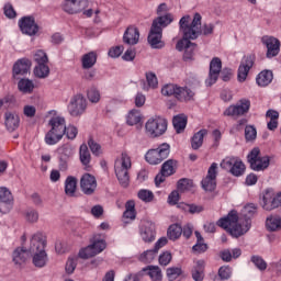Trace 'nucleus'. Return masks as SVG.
Masks as SVG:
<instances>
[{"instance_id":"nucleus-3","label":"nucleus","mask_w":281,"mask_h":281,"mask_svg":"<svg viewBox=\"0 0 281 281\" xmlns=\"http://www.w3.org/2000/svg\"><path fill=\"white\" fill-rule=\"evenodd\" d=\"M172 21H175V18L172 16V14L158 16L153 21V24L147 37V41L150 47H153V49H161L162 47H165L166 44L164 43V41H161L164 36V27H168V25H170Z\"/></svg>"},{"instance_id":"nucleus-46","label":"nucleus","mask_w":281,"mask_h":281,"mask_svg":"<svg viewBox=\"0 0 281 281\" xmlns=\"http://www.w3.org/2000/svg\"><path fill=\"white\" fill-rule=\"evenodd\" d=\"M183 270L180 267H171L167 269V278L169 281H175L182 276Z\"/></svg>"},{"instance_id":"nucleus-18","label":"nucleus","mask_w":281,"mask_h":281,"mask_svg":"<svg viewBox=\"0 0 281 281\" xmlns=\"http://www.w3.org/2000/svg\"><path fill=\"white\" fill-rule=\"evenodd\" d=\"M262 45H265L267 52H266V58H276L278 54H280V40L266 35L261 38Z\"/></svg>"},{"instance_id":"nucleus-53","label":"nucleus","mask_w":281,"mask_h":281,"mask_svg":"<svg viewBox=\"0 0 281 281\" xmlns=\"http://www.w3.org/2000/svg\"><path fill=\"white\" fill-rule=\"evenodd\" d=\"M251 262L255 263V266L257 267V269H259V271L267 270V261H265V259H262V257L252 256L251 257Z\"/></svg>"},{"instance_id":"nucleus-16","label":"nucleus","mask_w":281,"mask_h":281,"mask_svg":"<svg viewBox=\"0 0 281 281\" xmlns=\"http://www.w3.org/2000/svg\"><path fill=\"white\" fill-rule=\"evenodd\" d=\"M218 175V164L213 162L207 170V175L202 179V188L205 192H214L216 190V177Z\"/></svg>"},{"instance_id":"nucleus-49","label":"nucleus","mask_w":281,"mask_h":281,"mask_svg":"<svg viewBox=\"0 0 281 281\" xmlns=\"http://www.w3.org/2000/svg\"><path fill=\"white\" fill-rule=\"evenodd\" d=\"M76 267H78V257H69L65 267L66 273H68V276H71V273L76 271Z\"/></svg>"},{"instance_id":"nucleus-58","label":"nucleus","mask_w":281,"mask_h":281,"mask_svg":"<svg viewBox=\"0 0 281 281\" xmlns=\"http://www.w3.org/2000/svg\"><path fill=\"white\" fill-rule=\"evenodd\" d=\"M171 261L172 254H170L169 251H165L159 256V265H161V267H168V265H170Z\"/></svg>"},{"instance_id":"nucleus-36","label":"nucleus","mask_w":281,"mask_h":281,"mask_svg":"<svg viewBox=\"0 0 281 281\" xmlns=\"http://www.w3.org/2000/svg\"><path fill=\"white\" fill-rule=\"evenodd\" d=\"M207 135V130H200L195 133L191 140V146L193 150H199L200 147L203 146V138Z\"/></svg>"},{"instance_id":"nucleus-63","label":"nucleus","mask_w":281,"mask_h":281,"mask_svg":"<svg viewBox=\"0 0 281 281\" xmlns=\"http://www.w3.org/2000/svg\"><path fill=\"white\" fill-rule=\"evenodd\" d=\"M234 76V72H232V69L229 68H224L221 72H220V78L224 81V82H229L232 80V77Z\"/></svg>"},{"instance_id":"nucleus-60","label":"nucleus","mask_w":281,"mask_h":281,"mask_svg":"<svg viewBox=\"0 0 281 281\" xmlns=\"http://www.w3.org/2000/svg\"><path fill=\"white\" fill-rule=\"evenodd\" d=\"M3 12L7 19H16V11L14 10V7H12L11 3L4 4Z\"/></svg>"},{"instance_id":"nucleus-57","label":"nucleus","mask_w":281,"mask_h":281,"mask_svg":"<svg viewBox=\"0 0 281 281\" xmlns=\"http://www.w3.org/2000/svg\"><path fill=\"white\" fill-rule=\"evenodd\" d=\"M221 280H229L232 278V268L229 266H223L218 270Z\"/></svg>"},{"instance_id":"nucleus-26","label":"nucleus","mask_w":281,"mask_h":281,"mask_svg":"<svg viewBox=\"0 0 281 281\" xmlns=\"http://www.w3.org/2000/svg\"><path fill=\"white\" fill-rule=\"evenodd\" d=\"M179 102H190L194 99V93L188 87H179L176 90V97Z\"/></svg>"},{"instance_id":"nucleus-43","label":"nucleus","mask_w":281,"mask_h":281,"mask_svg":"<svg viewBox=\"0 0 281 281\" xmlns=\"http://www.w3.org/2000/svg\"><path fill=\"white\" fill-rule=\"evenodd\" d=\"M91 245L93 246L94 251H97V255L102 254V251L106 249V241L95 236L92 238Z\"/></svg>"},{"instance_id":"nucleus-55","label":"nucleus","mask_w":281,"mask_h":281,"mask_svg":"<svg viewBox=\"0 0 281 281\" xmlns=\"http://www.w3.org/2000/svg\"><path fill=\"white\" fill-rule=\"evenodd\" d=\"M0 201L2 202H14V198H12V192L7 188H0Z\"/></svg>"},{"instance_id":"nucleus-12","label":"nucleus","mask_w":281,"mask_h":281,"mask_svg":"<svg viewBox=\"0 0 281 281\" xmlns=\"http://www.w3.org/2000/svg\"><path fill=\"white\" fill-rule=\"evenodd\" d=\"M87 111V99L82 93H77L71 97L68 104V113L71 117H80Z\"/></svg>"},{"instance_id":"nucleus-33","label":"nucleus","mask_w":281,"mask_h":281,"mask_svg":"<svg viewBox=\"0 0 281 281\" xmlns=\"http://www.w3.org/2000/svg\"><path fill=\"white\" fill-rule=\"evenodd\" d=\"M172 124L176 133H183L186 126H188V116L183 114L177 115L173 117Z\"/></svg>"},{"instance_id":"nucleus-59","label":"nucleus","mask_w":281,"mask_h":281,"mask_svg":"<svg viewBox=\"0 0 281 281\" xmlns=\"http://www.w3.org/2000/svg\"><path fill=\"white\" fill-rule=\"evenodd\" d=\"M58 151L60 153L61 157L65 159H69L74 155V149L70 145H63L58 148Z\"/></svg>"},{"instance_id":"nucleus-4","label":"nucleus","mask_w":281,"mask_h":281,"mask_svg":"<svg viewBox=\"0 0 281 281\" xmlns=\"http://www.w3.org/2000/svg\"><path fill=\"white\" fill-rule=\"evenodd\" d=\"M48 125L50 130L45 135V142L48 146H54L65 137L67 131V122L64 116H53Z\"/></svg>"},{"instance_id":"nucleus-64","label":"nucleus","mask_w":281,"mask_h":281,"mask_svg":"<svg viewBox=\"0 0 281 281\" xmlns=\"http://www.w3.org/2000/svg\"><path fill=\"white\" fill-rule=\"evenodd\" d=\"M13 205H14V202L0 201V213L8 214L10 212V210H12Z\"/></svg>"},{"instance_id":"nucleus-13","label":"nucleus","mask_w":281,"mask_h":281,"mask_svg":"<svg viewBox=\"0 0 281 281\" xmlns=\"http://www.w3.org/2000/svg\"><path fill=\"white\" fill-rule=\"evenodd\" d=\"M249 109H251V101L248 99H241L235 105H229L223 113L226 117H240V115H245L249 113Z\"/></svg>"},{"instance_id":"nucleus-44","label":"nucleus","mask_w":281,"mask_h":281,"mask_svg":"<svg viewBox=\"0 0 281 281\" xmlns=\"http://www.w3.org/2000/svg\"><path fill=\"white\" fill-rule=\"evenodd\" d=\"M88 146L94 157H100V155H102V146L100 143L95 142L93 137L89 138Z\"/></svg>"},{"instance_id":"nucleus-41","label":"nucleus","mask_w":281,"mask_h":281,"mask_svg":"<svg viewBox=\"0 0 281 281\" xmlns=\"http://www.w3.org/2000/svg\"><path fill=\"white\" fill-rule=\"evenodd\" d=\"M18 89L22 93H32V91H34V82L30 79H21L18 82Z\"/></svg>"},{"instance_id":"nucleus-2","label":"nucleus","mask_w":281,"mask_h":281,"mask_svg":"<svg viewBox=\"0 0 281 281\" xmlns=\"http://www.w3.org/2000/svg\"><path fill=\"white\" fill-rule=\"evenodd\" d=\"M256 213L255 204H247L244 207L245 217L238 216V212L231 211L226 217L217 221L218 227L226 229L233 236V238H240L245 236L248 229L251 227V220L249 218Z\"/></svg>"},{"instance_id":"nucleus-52","label":"nucleus","mask_w":281,"mask_h":281,"mask_svg":"<svg viewBox=\"0 0 281 281\" xmlns=\"http://www.w3.org/2000/svg\"><path fill=\"white\" fill-rule=\"evenodd\" d=\"M258 135V132L256 131V127L251 125H247L245 127V137L247 142H254Z\"/></svg>"},{"instance_id":"nucleus-6","label":"nucleus","mask_w":281,"mask_h":281,"mask_svg":"<svg viewBox=\"0 0 281 281\" xmlns=\"http://www.w3.org/2000/svg\"><path fill=\"white\" fill-rule=\"evenodd\" d=\"M36 235H33L31 238V246L29 248L18 247L12 254L14 265L21 267L25 265L30 258H33V265H36V254H34V247H36Z\"/></svg>"},{"instance_id":"nucleus-11","label":"nucleus","mask_w":281,"mask_h":281,"mask_svg":"<svg viewBox=\"0 0 281 281\" xmlns=\"http://www.w3.org/2000/svg\"><path fill=\"white\" fill-rule=\"evenodd\" d=\"M251 170L260 172V170H267L269 168V157L260 155V148L255 147L247 156Z\"/></svg>"},{"instance_id":"nucleus-15","label":"nucleus","mask_w":281,"mask_h":281,"mask_svg":"<svg viewBox=\"0 0 281 281\" xmlns=\"http://www.w3.org/2000/svg\"><path fill=\"white\" fill-rule=\"evenodd\" d=\"M256 63V55H247L245 56L237 70V80L238 82H245L247 80V76H249V71L254 67Z\"/></svg>"},{"instance_id":"nucleus-32","label":"nucleus","mask_w":281,"mask_h":281,"mask_svg":"<svg viewBox=\"0 0 281 281\" xmlns=\"http://www.w3.org/2000/svg\"><path fill=\"white\" fill-rule=\"evenodd\" d=\"M98 63V54L90 52L81 57L82 69H91Z\"/></svg>"},{"instance_id":"nucleus-61","label":"nucleus","mask_w":281,"mask_h":281,"mask_svg":"<svg viewBox=\"0 0 281 281\" xmlns=\"http://www.w3.org/2000/svg\"><path fill=\"white\" fill-rule=\"evenodd\" d=\"M65 135L68 139H76V137L78 136V127L69 125L68 127H66Z\"/></svg>"},{"instance_id":"nucleus-20","label":"nucleus","mask_w":281,"mask_h":281,"mask_svg":"<svg viewBox=\"0 0 281 281\" xmlns=\"http://www.w3.org/2000/svg\"><path fill=\"white\" fill-rule=\"evenodd\" d=\"M263 210H267V212H271V210H276L280 207L281 205V192L273 193V191H266L263 194Z\"/></svg>"},{"instance_id":"nucleus-8","label":"nucleus","mask_w":281,"mask_h":281,"mask_svg":"<svg viewBox=\"0 0 281 281\" xmlns=\"http://www.w3.org/2000/svg\"><path fill=\"white\" fill-rule=\"evenodd\" d=\"M89 8V0H65L63 3V11L68 14H80L83 12L85 16H93V10ZM88 9V10H86Z\"/></svg>"},{"instance_id":"nucleus-23","label":"nucleus","mask_w":281,"mask_h":281,"mask_svg":"<svg viewBox=\"0 0 281 281\" xmlns=\"http://www.w3.org/2000/svg\"><path fill=\"white\" fill-rule=\"evenodd\" d=\"M32 67V61L30 59H20L13 65V77L19 78V76H25Z\"/></svg>"},{"instance_id":"nucleus-38","label":"nucleus","mask_w":281,"mask_h":281,"mask_svg":"<svg viewBox=\"0 0 281 281\" xmlns=\"http://www.w3.org/2000/svg\"><path fill=\"white\" fill-rule=\"evenodd\" d=\"M146 82H143V90L148 91V89H157L159 81L157 80V75L154 72H147L146 74Z\"/></svg>"},{"instance_id":"nucleus-9","label":"nucleus","mask_w":281,"mask_h":281,"mask_svg":"<svg viewBox=\"0 0 281 281\" xmlns=\"http://www.w3.org/2000/svg\"><path fill=\"white\" fill-rule=\"evenodd\" d=\"M36 267L37 269H43L49 262V257L45 248L47 247V235L43 232H38L36 235Z\"/></svg>"},{"instance_id":"nucleus-42","label":"nucleus","mask_w":281,"mask_h":281,"mask_svg":"<svg viewBox=\"0 0 281 281\" xmlns=\"http://www.w3.org/2000/svg\"><path fill=\"white\" fill-rule=\"evenodd\" d=\"M231 173H233L234 177H243V175H245V164L243 160L236 158L231 169Z\"/></svg>"},{"instance_id":"nucleus-1","label":"nucleus","mask_w":281,"mask_h":281,"mask_svg":"<svg viewBox=\"0 0 281 281\" xmlns=\"http://www.w3.org/2000/svg\"><path fill=\"white\" fill-rule=\"evenodd\" d=\"M190 21V15H184L179 21L182 38L178 41L176 49H178V52L184 50V60H192V58H194V49H196V44L190 41L199 38V34L201 32L199 30V25H201V14L195 13L192 22Z\"/></svg>"},{"instance_id":"nucleus-5","label":"nucleus","mask_w":281,"mask_h":281,"mask_svg":"<svg viewBox=\"0 0 281 281\" xmlns=\"http://www.w3.org/2000/svg\"><path fill=\"white\" fill-rule=\"evenodd\" d=\"M131 168H133V162L126 153H122L114 161V172L123 188H128L131 183V176H128Z\"/></svg>"},{"instance_id":"nucleus-34","label":"nucleus","mask_w":281,"mask_h":281,"mask_svg":"<svg viewBox=\"0 0 281 281\" xmlns=\"http://www.w3.org/2000/svg\"><path fill=\"white\" fill-rule=\"evenodd\" d=\"M142 123V112L139 110H131L126 116V124L128 126H137Z\"/></svg>"},{"instance_id":"nucleus-51","label":"nucleus","mask_w":281,"mask_h":281,"mask_svg":"<svg viewBox=\"0 0 281 281\" xmlns=\"http://www.w3.org/2000/svg\"><path fill=\"white\" fill-rule=\"evenodd\" d=\"M178 87L179 86L175 83H168L161 89V93L164 95H167L168 98H170V95H173V98H176Z\"/></svg>"},{"instance_id":"nucleus-17","label":"nucleus","mask_w":281,"mask_h":281,"mask_svg":"<svg viewBox=\"0 0 281 281\" xmlns=\"http://www.w3.org/2000/svg\"><path fill=\"white\" fill-rule=\"evenodd\" d=\"M223 61L218 57H214L210 63L209 77L205 80L206 87H212V85H216L218 80V76L223 71Z\"/></svg>"},{"instance_id":"nucleus-14","label":"nucleus","mask_w":281,"mask_h":281,"mask_svg":"<svg viewBox=\"0 0 281 281\" xmlns=\"http://www.w3.org/2000/svg\"><path fill=\"white\" fill-rule=\"evenodd\" d=\"M36 78H49V57H47V53L40 49L36 52Z\"/></svg>"},{"instance_id":"nucleus-39","label":"nucleus","mask_w":281,"mask_h":281,"mask_svg":"<svg viewBox=\"0 0 281 281\" xmlns=\"http://www.w3.org/2000/svg\"><path fill=\"white\" fill-rule=\"evenodd\" d=\"M181 234H183V228L178 224L169 226L167 231V235L170 240H177L181 237Z\"/></svg>"},{"instance_id":"nucleus-28","label":"nucleus","mask_w":281,"mask_h":281,"mask_svg":"<svg viewBox=\"0 0 281 281\" xmlns=\"http://www.w3.org/2000/svg\"><path fill=\"white\" fill-rule=\"evenodd\" d=\"M78 188V179L72 176H68L65 180V194L67 196H76V190Z\"/></svg>"},{"instance_id":"nucleus-25","label":"nucleus","mask_w":281,"mask_h":281,"mask_svg":"<svg viewBox=\"0 0 281 281\" xmlns=\"http://www.w3.org/2000/svg\"><path fill=\"white\" fill-rule=\"evenodd\" d=\"M123 41L127 45H137V43H139V30L135 26L127 27Z\"/></svg>"},{"instance_id":"nucleus-24","label":"nucleus","mask_w":281,"mask_h":281,"mask_svg":"<svg viewBox=\"0 0 281 281\" xmlns=\"http://www.w3.org/2000/svg\"><path fill=\"white\" fill-rule=\"evenodd\" d=\"M191 276L194 281L205 280V261L203 259L196 260L191 270Z\"/></svg>"},{"instance_id":"nucleus-40","label":"nucleus","mask_w":281,"mask_h":281,"mask_svg":"<svg viewBox=\"0 0 281 281\" xmlns=\"http://www.w3.org/2000/svg\"><path fill=\"white\" fill-rule=\"evenodd\" d=\"M135 201L130 200L125 203V212L123 213V218H128L130 221H135Z\"/></svg>"},{"instance_id":"nucleus-21","label":"nucleus","mask_w":281,"mask_h":281,"mask_svg":"<svg viewBox=\"0 0 281 281\" xmlns=\"http://www.w3.org/2000/svg\"><path fill=\"white\" fill-rule=\"evenodd\" d=\"M98 188V180L90 173H85L80 179V189L83 194L91 195Z\"/></svg>"},{"instance_id":"nucleus-35","label":"nucleus","mask_w":281,"mask_h":281,"mask_svg":"<svg viewBox=\"0 0 281 281\" xmlns=\"http://www.w3.org/2000/svg\"><path fill=\"white\" fill-rule=\"evenodd\" d=\"M143 271H147L150 280L153 281H161L164 280V274L161 273V268L158 266H148L147 268L143 269Z\"/></svg>"},{"instance_id":"nucleus-56","label":"nucleus","mask_w":281,"mask_h":281,"mask_svg":"<svg viewBox=\"0 0 281 281\" xmlns=\"http://www.w3.org/2000/svg\"><path fill=\"white\" fill-rule=\"evenodd\" d=\"M236 159V157H226L224 160H222L221 168H223L224 170H229V172H232V168L234 167Z\"/></svg>"},{"instance_id":"nucleus-48","label":"nucleus","mask_w":281,"mask_h":281,"mask_svg":"<svg viewBox=\"0 0 281 281\" xmlns=\"http://www.w3.org/2000/svg\"><path fill=\"white\" fill-rule=\"evenodd\" d=\"M138 199L145 203H150L155 199V194L150 190L142 189L138 191Z\"/></svg>"},{"instance_id":"nucleus-47","label":"nucleus","mask_w":281,"mask_h":281,"mask_svg":"<svg viewBox=\"0 0 281 281\" xmlns=\"http://www.w3.org/2000/svg\"><path fill=\"white\" fill-rule=\"evenodd\" d=\"M157 256V251L156 249H150V250H146L144 251L140 256H139V260L140 262H151L155 260V257Z\"/></svg>"},{"instance_id":"nucleus-29","label":"nucleus","mask_w":281,"mask_h":281,"mask_svg":"<svg viewBox=\"0 0 281 281\" xmlns=\"http://www.w3.org/2000/svg\"><path fill=\"white\" fill-rule=\"evenodd\" d=\"M79 159L82 164V166H85L86 170H89L90 168V164H91V153L89 151V147L87 146V144H82L79 148Z\"/></svg>"},{"instance_id":"nucleus-27","label":"nucleus","mask_w":281,"mask_h":281,"mask_svg":"<svg viewBox=\"0 0 281 281\" xmlns=\"http://www.w3.org/2000/svg\"><path fill=\"white\" fill-rule=\"evenodd\" d=\"M258 87H269L273 82V71L262 70L256 78Z\"/></svg>"},{"instance_id":"nucleus-19","label":"nucleus","mask_w":281,"mask_h":281,"mask_svg":"<svg viewBox=\"0 0 281 281\" xmlns=\"http://www.w3.org/2000/svg\"><path fill=\"white\" fill-rule=\"evenodd\" d=\"M18 25L22 34L26 36H36V19L32 15L23 16L19 20Z\"/></svg>"},{"instance_id":"nucleus-45","label":"nucleus","mask_w":281,"mask_h":281,"mask_svg":"<svg viewBox=\"0 0 281 281\" xmlns=\"http://www.w3.org/2000/svg\"><path fill=\"white\" fill-rule=\"evenodd\" d=\"M93 256H98V252L95 251V248H93L91 244L79 251V257L82 258L83 260L93 258Z\"/></svg>"},{"instance_id":"nucleus-37","label":"nucleus","mask_w":281,"mask_h":281,"mask_svg":"<svg viewBox=\"0 0 281 281\" xmlns=\"http://www.w3.org/2000/svg\"><path fill=\"white\" fill-rule=\"evenodd\" d=\"M161 172L167 177H172L177 172V160L169 159L162 164Z\"/></svg>"},{"instance_id":"nucleus-31","label":"nucleus","mask_w":281,"mask_h":281,"mask_svg":"<svg viewBox=\"0 0 281 281\" xmlns=\"http://www.w3.org/2000/svg\"><path fill=\"white\" fill-rule=\"evenodd\" d=\"M266 227L268 232H280L281 229V217L280 215H270L266 220Z\"/></svg>"},{"instance_id":"nucleus-50","label":"nucleus","mask_w":281,"mask_h":281,"mask_svg":"<svg viewBox=\"0 0 281 281\" xmlns=\"http://www.w3.org/2000/svg\"><path fill=\"white\" fill-rule=\"evenodd\" d=\"M88 100L89 102H92V104H98V102H100V90L97 88H90L88 90Z\"/></svg>"},{"instance_id":"nucleus-54","label":"nucleus","mask_w":281,"mask_h":281,"mask_svg":"<svg viewBox=\"0 0 281 281\" xmlns=\"http://www.w3.org/2000/svg\"><path fill=\"white\" fill-rule=\"evenodd\" d=\"M192 188V180L182 178L178 181L179 192H186Z\"/></svg>"},{"instance_id":"nucleus-10","label":"nucleus","mask_w":281,"mask_h":281,"mask_svg":"<svg viewBox=\"0 0 281 281\" xmlns=\"http://www.w3.org/2000/svg\"><path fill=\"white\" fill-rule=\"evenodd\" d=\"M170 155V145L168 143H162L156 149H149L146 155L145 159L151 166H157L164 161V159H168Z\"/></svg>"},{"instance_id":"nucleus-22","label":"nucleus","mask_w":281,"mask_h":281,"mask_svg":"<svg viewBox=\"0 0 281 281\" xmlns=\"http://www.w3.org/2000/svg\"><path fill=\"white\" fill-rule=\"evenodd\" d=\"M155 223L144 222L140 227V237L143 238L144 243H153L155 240Z\"/></svg>"},{"instance_id":"nucleus-30","label":"nucleus","mask_w":281,"mask_h":281,"mask_svg":"<svg viewBox=\"0 0 281 281\" xmlns=\"http://www.w3.org/2000/svg\"><path fill=\"white\" fill-rule=\"evenodd\" d=\"M21 119L18 114L7 113L5 114V127L10 133H14L15 128H19Z\"/></svg>"},{"instance_id":"nucleus-7","label":"nucleus","mask_w":281,"mask_h":281,"mask_svg":"<svg viewBox=\"0 0 281 281\" xmlns=\"http://www.w3.org/2000/svg\"><path fill=\"white\" fill-rule=\"evenodd\" d=\"M168 131V121L161 116L150 117L145 123V133L148 137H161Z\"/></svg>"},{"instance_id":"nucleus-62","label":"nucleus","mask_w":281,"mask_h":281,"mask_svg":"<svg viewBox=\"0 0 281 281\" xmlns=\"http://www.w3.org/2000/svg\"><path fill=\"white\" fill-rule=\"evenodd\" d=\"M123 52H124V46H114L110 48L109 56L110 58H120Z\"/></svg>"}]
</instances>
